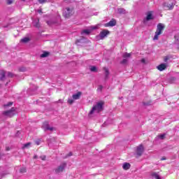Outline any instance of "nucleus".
I'll use <instances>...</instances> for the list:
<instances>
[{"instance_id":"36","label":"nucleus","mask_w":179,"mask_h":179,"mask_svg":"<svg viewBox=\"0 0 179 179\" xmlns=\"http://www.w3.org/2000/svg\"><path fill=\"white\" fill-rule=\"evenodd\" d=\"M8 5H10L12 3V0H7Z\"/></svg>"},{"instance_id":"45","label":"nucleus","mask_w":179,"mask_h":179,"mask_svg":"<svg viewBox=\"0 0 179 179\" xmlns=\"http://www.w3.org/2000/svg\"><path fill=\"white\" fill-rule=\"evenodd\" d=\"M10 149H9V148L8 147H7L6 148V150H9Z\"/></svg>"},{"instance_id":"10","label":"nucleus","mask_w":179,"mask_h":179,"mask_svg":"<svg viewBox=\"0 0 179 179\" xmlns=\"http://www.w3.org/2000/svg\"><path fill=\"white\" fill-rule=\"evenodd\" d=\"M108 34H110V31H108V30L103 29L102 31H101L99 34L101 40H103L105 37H107Z\"/></svg>"},{"instance_id":"35","label":"nucleus","mask_w":179,"mask_h":179,"mask_svg":"<svg viewBox=\"0 0 179 179\" xmlns=\"http://www.w3.org/2000/svg\"><path fill=\"white\" fill-rule=\"evenodd\" d=\"M40 158L41 160H45V155L41 156Z\"/></svg>"},{"instance_id":"1","label":"nucleus","mask_w":179,"mask_h":179,"mask_svg":"<svg viewBox=\"0 0 179 179\" xmlns=\"http://www.w3.org/2000/svg\"><path fill=\"white\" fill-rule=\"evenodd\" d=\"M164 27H166L164 24L159 23L157 24L155 35L154 36L153 40H159V36L162 34V31L164 30Z\"/></svg>"},{"instance_id":"6","label":"nucleus","mask_w":179,"mask_h":179,"mask_svg":"<svg viewBox=\"0 0 179 179\" xmlns=\"http://www.w3.org/2000/svg\"><path fill=\"white\" fill-rule=\"evenodd\" d=\"M15 108H11L10 110L3 111V114L6 115V117H13V115H15Z\"/></svg>"},{"instance_id":"19","label":"nucleus","mask_w":179,"mask_h":179,"mask_svg":"<svg viewBox=\"0 0 179 179\" xmlns=\"http://www.w3.org/2000/svg\"><path fill=\"white\" fill-rule=\"evenodd\" d=\"M117 13H120V15H124V13H126V10L124 8H118Z\"/></svg>"},{"instance_id":"14","label":"nucleus","mask_w":179,"mask_h":179,"mask_svg":"<svg viewBox=\"0 0 179 179\" xmlns=\"http://www.w3.org/2000/svg\"><path fill=\"white\" fill-rule=\"evenodd\" d=\"M104 71V75H105V80H107L108 79V76H110V71H108V69L103 67Z\"/></svg>"},{"instance_id":"27","label":"nucleus","mask_w":179,"mask_h":179,"mask_svg":"<svg viewBox=\"0 0 179 179\" xmlns=\"http://www.w3.org/2000/svg\"><path fill=\"white\" fill-rule=\"evenodd\" d=\"M30 145H31V143H27L24 144V146L22 147V149H26V148H29V146H30Z\"/></svg>"},{"instance_id":"3","label":"nucleus","mask_w":179,"mask_h":179,"mask_svg":"<svg viewBox=\"0 0 179 179\" xmlns=\"http://www.w3.org/2000/svg\"><path fill=\"white\" fill-rule=\"evenodd\" d=\"M13 76V74L9 71H5L3 70L0 71V80H3L4 79H6V78H12Z\"/></svg>"},{"instance_id":"18","label":"nucleus","mask_w":179,"mask_h":179,"mask_svg":"<svg viewBox=\"0 0 179 179\" xmlns=\"http://www.w3.org/2000/svg\"><path fill=\"white\" fill-rule=\"evenodd\" d=\"M122 168L124 170H129V169H131V164L129 163L125 162L123 164Z\"/></svg>"},{"instance_id":"20","label":"nucleus","mask_w":179,"mask_h":179,"mask_svg":"<svg viewBox=\"0 0 179 179\" xmlns=\"http://www.w3.org/2000/svg\"><path fill=\"white\" fill-rule=\"evenodd\" d=\"M152 178H155V179H162L160 178V176H159V174H157V173H155V172L152 173Z\"/></svg>"},{"instance_id":"2","label":"nucleus","mask_w":179,"mask_h":179,"mask_svg":"<svg viewBox=\"0 0 179 179\" xmlns=\"http://www.w3.org/2000/svg\"><path fill=\"white\" fill-rule=\"evenodd\" d=\"M103 106H104V102H98L96 105L94 106L92 110L90 112V114H93L94 111H96V113H100V111L103 110Z\"/></svg>"},{"instance_id":"40","label":"nucleus","mask_w":179,"mask_h":179,"mask_svg":"<svg viewBox=\"0 0 179 179\" xmlns=\"http://www.w3.org/2000/svg\"><path fill=\"white\" fill-rule=\"evenodd\" d=\"M63 102H64V101H62L61 99L58 101V103H63Z\"/></svg>"},{"instance_id":"23","label":"nucleus","mask_w":179,"mask_h":179,"mask_svg":"<svg viewBox=\"0 0 179 179\" xmlns=\"http://www.w3.org/2000/svg\"><path fill=\"white\" fill-rule=\"evenodd\" d=\"M46 57H48V52H44L43 54L41 55V58H46Z\"/></svg>"},{"instance_id":"48","label":"nucleus","mask_w":179,"mask_h":179,"mask_svg":"<svg viewBox=\"0 0 179 179\" xmlns=\"http://www.w3.org/2000/svg\"><path fill=\"white\" fill-rule=\"evenodd\" d=\"M3 176H5V174H4V173H3Z\"/></svg>"},{"instance_id":"34","label":"nucleus","mask_w":179,"mask_h":179,"mask_svg":"<svg viewBox=\"0 0 179 179\" xmlns=\"http://www.w3.org/2000/svg\"><path fill=\"white\" fill-rule=\"evenodd\" d=\"M68 103H69V104H73V99H69Z\"/></svg>"},{"instance_id":"11","label":"nucleus","mask_w":179,"mask_h":179,"mask_svg":"<svg viewBox=\"0 0 179 179\" xmlns=\"http://www.w3.org/2000/svg\"><path fill=\"white\" fill-rule=\"evenodd\" d=\"M143 153V145H140L137 147L136 155L137 156H142Z\"/></svg>"},{"instance_id":"28","label":"nucleus","mask_w":179,"mask_h":179,"mask_svg":"<svg viewBox=\"0 0 179 179\" xmlns=\"http://www.w3.org/2000/svg\"><path fill=\"white\" fill-rule=\"evenodd\" d=\"M128 63V59H124L123 60L121 61L120 64H127Z\"/></svg>"},{"instance_id":"29","label":"nucleus","mask_w":179,"mask_h":179,"mask_svg":"<svg viewBox=\"0 0 179 179\" xmlns=\"http://www.w3.org/2000/svg\"><path fill=\"white\" fill-rule=\"evenodd\" d=\"M25 71H26V68H24V67H20L19 69L20 72H24Z\"/></svg>"},{"instance_id":"12","label":"nucleus","mask_w":179,"mask_h":179,"mask_svg":"<svg viewBox=\"0 0 179 179\" xmlns=\"http://www.w3.org/2000/svg\"><path fill=\"white\" fill-rule=\"evenodd\" d=\"M116 24H117V22H115V20H112L109 22L105 24V27H113L115 26Z\"/></svg>"},{"instance_id":"9","label":"nucleus","mask_w":179,"mask_h":179,"mask_svg":"<svg viewBox=\"0 0 179 179\" xmlns=\"http://www.w3.org/2000/svg\"><path fill=\"white\" fill-rule=\"evenodd\" d=\"M43 129H44V131H55V128L52 127H50V124H48V122H45L43 123V126H42Z\"/></svg>"},{"instance_id":"49","label":"nucleus","mask_w":179,"mask_h":179,"mask_svg":"<svg viewBox=\"0 0 179 179\" xmlns=\"http://www.w3.org/2000/svg\"><path fill=\"white\" fill-rule=\"evenodd\" d=\"M22 1H25V0H22Z\"/></svg>"},{"instance_id":"8","label":"nucleus","mask_w":179,"mask_h":179,"mask_svg":"<svg viewBox=\"0 0 179 179\" xmlns=\"http://www.w3.org/2000/svg\"><path fill=\"white\" fill-rule=\"evenodd\" d=\"M146 17L143 20V23H146L147 22H149V20H153V12L152 11H148L146 13Z\"/></svg>"},{"instance_id":"22","label":"nucleus","mask_w":179,"mask_h":179,"mask_svg":"<svg viewBox=\"0 0 179 179\" xmlns=\"http://www.w3.org/2000/svg\"><path fill=\"white\" fill-rule=\"evenodd\" d=\"M29 41H30V38L27 37L21 39L22 43H29Z\"/></svg>"},{"instance_id":"31","label":"nucleus","mask_w":179,"mask_h":179,"mask_svg":"<svg viewBox=\"0 0 179 179\" xmlns=\"http://www.w3.org/2000/svg\"><path fill=\"white\" fill-rule=\"evenodd\" d=\"M97 90H98L99 92H101V90H103V85H99V87H98V89H97Z\"/></svg>"},{"instance_id":"44","label":"nucleus","mask_w":179,"mask_h":179,"mask_svg":"<svg viewBox=\"0 0 179 179\" xmlns=\"http://www.w3.org/2000/svg\"><path fill=\"white\" fill-rule=\"evenodd\" d=\"M161 160H166V158L162 157V158L161 159Z\"/></svg>"},{"instance_id":"42","label":"nucleus","mask_w":179,"mask_h":179,"mask_svg":"<svg viewBox=\"0 0 179 179\" xmlns=\"http://www.w3.org/2000/svg\"><path fill=\"white\" fill-rule=\"evenodd\" d=\"M38 13H42L41 10H38Z\"/></svg>"},{"instance_id":"13","label":"nucleus","mask_w":179,"mask_h":179,"mask_svg":"<svg viewBox=\"0 0 179 179\" xmlns=\"http://www.w3.org/2000/svg\"><path fill=\"white\" fill-rule=\"evenodd\" d=\"M164 8H167L169 10H171L174 8V3H164Z\"/></svg>"},{"instance_id":"21","label":"nucleus","mask_w":179,"mask_h":179,"mask_svg":"<svg viewBox=\"0 0 179 179\" xmlns=\"http://www.w3.org/2000/svg\"><path fill=\"white\" fill-rule=\"evenodd\" d=\"M90 71H91V72H96L97 71V68L94 66H91L90 67Z\"/></svg>"},{"instance_id":"38","label":"nucleus","mask_w":179,"mask_h":179,"mask_svg":"<svg viewBox=\"0 0 179 179\" xmlns=\"http://www.w3.org/2000/svg\"><path fill=\"white\" fill-rule=\"evenodd\" d=\"M40 142H41V141L38 140V141H36V145H40Z\"/></svg>"},{"instance_id":"33","label":"nucleus","mask_w":179,"mask_h":179,"mask_svg":"<svg viewBox=\"0 0 179 179\" xmlns=\"http://www.w3.org/2000/svg\"><path fill=\"white\" fill-rule=\"evenodd\" d=\"M175 40H177V41H179V34L175 35Z\"/></svg>"},{"instance_id":"15","label":"nucleus","mask_w":179,"mask_h":179,"mask_svg":"<svg viewBox=\"0 0 179 179\" xmlns=\"http://www.w3.org/2000/svg\"><path fill=\"white\" fill-rule=\"evenodd\" d=\"M166 68H167V65H166V64H161L159 66H157V69H158V71H164V69H166Z\"/></svg>"},{"instance_id":"47","label":"nucleus","mask_w":179,"mask_h":179,"mask_svg":"<svg viewBox=\"0 0 179 179\" xmlns=\"http://www.w3.org/2000/svg\"><path fill=\"white\" fill-rule=\"evenodd\" d=\"M1 154H0V159H1Z\"/></svg>"},{"instance_id":"4","label":"nucleus","mask_w":179,"mask_h":179,"mask_svg":"<svg viewBox=\"0 0 179 179\" xmlns=\"http://www.w3.org/2000/svg\"><path fill=\"white\" fill-rule=\"evenodd\" d=\"M97 29H100V24H96L94 26H92L88 29H84L81 32V34H87L88 35L90 33H92V30H97Z\"/></svg>"},{"instance_id":"24","label":"nucleus","mask_w":179,"mask_h":179,"mask_svg":"<svg viewBox=\"0 0 179 179\" xmlns=\"http://www.w3.org/2000/svg\"><path fill=\"white\" fill-rule=\"evenodd\" d=\"M159 139H164V138H166V134H160L157 136Z\"/></svg>"},{"instance_id":"7","label":"nucleus","mask_w":179,"mask_h":179,"mask_svg":"<svg viewBox=\"0 0 179 179\" xmlns=\"http://www.w3.org/2000/svg\"><path fill=\"white\" fill-rule=\"evenodd\" d=\"M65 167H66V163L64 162L60 164L57 169H55L56 174H59V173H62L64 170H65Z\"/></svg>"},{"instance_id":"32","label":"nucleus","mask_w":179,"mask_h":179,"mask_svg":"<svg viewBox=\"0 0 179 179\" xmlns=\"http://www.w3.org/2000/svg\"><path fill=\"white\" fill-rule=\"evenodd\" d=\"M39 3H45L48 0H38Z\"/></svg>"},{"instance_id":"41","label":"nucleus","mask_w":179,"mask_h":179,"mask_svg":"<svg viewBox=\"0 0 179 179\" xmlns=\"http://www.w3.org/2000/svg\"><path fill=\"white\" fill-rule=\"evenodd\" d=\"M145 59H141V62H143V63H145Z\"/></svg>"},{"instance_id":"37","label":"nucleus","mask_w":179,"mask_h":179,"mask_svg":"<svg viewBox=\"0 0 179 179\" xmlns=\"http://www.w3.org/2000/svg\"><path fill=\"white\" fill-rule=\"evenodd\" d=\"M143 104H144V106H150V103L143 102Z\"/></svg>"},{"instance_id":"16","label":"nucleus","mask_w":179,"mask_h":179,"mask_svg":"<svg viewBox=\"0 0 179 179\" xmlns=\"http://www.w3.org/2000/svg\"><path fill=\"white\" fill-rule=\"evenodd\" d=\"M80 96H82V92H78L75 94H73V100H79L80 99Z\"/></svg>"},{"instance_id":"5","label":"nucleus","mask_w":179,"mask_h":179,"mask_svg":"<svg viewBox=\"0 0 179 179\" xmlns=\"http://www.w3.org/2000/svg\"><path fill=\"white\" fill-rule=\"evenodd\" d=\"M73 14V10L72 8H66L63 11V16L64 17H71Z\"/></svg>"},{"instance_id":"30","label":"nucleus","mask_w":179,"mask_h":179,"mask_svg":"<svg viewBox=\"0 0 179 179\" xmlns=\"http://www.w3.org/2000/svg\"><path fill=\"white\" fill-rule=\"evenodd\" d=\"M13 104V102H8V104L4 105V107H10Z\"/></svg>"},{"instance_id":"26","label":"nucleus","mask_w":179,"mask_h":179,"mask_svg":"<svg viewBox=\"0 0 179 179\" xmlns=\"http://www.w3.org/2000/svg\"><path fill=\"white\" fill-rule=\"evenodd\" d=\"M129 57H131L130 53H124L123 55V58H129Z\"/></svg>"},{"instance_id":"17","label":"nucleus","mask_w":179,"mask_h":179,"mask_svg":"<svg viewBox=\"0 0 179 179\" xmlns=\"http://www.w3.org/2000/svg\"><path fill=\"white\" fill-rule=\"evenodd\" d=\"M34 27H37L38 29H39L40 27V20L38 18L36 19L34 22Z\"/></svg>"},{"instance_id":"46","label":"nucleus","mask_w":179,"mask_h":179,"mask_svg":"<svg viewBox=\"0 0 179 179\" xmlns=\"http://www.w3.org/2000/svg\"><path fill=\"white\" fill-rule=\"evenodd\" d=\"M47 23H48V24H50V21H48Z\"/></svg>"},{"instance_id":"39","label":"nucleus","mask_w":179,"mask_h":179,"mask_svg":"<svg viewBox=\"0 0 179 179\" xmlns=\"http://www.w3.org/2000/svg\"><path fill=\"white\" fill-rule=\"evenodd\" d=\"M71 156H72V152L69 153V155L66 157H69Z\"/></svg>"},{"instance_id":"43","label":"nucleus","mask_w":179,"mask_h":179,"mask_svg":"<svg viewBox=\"0 0 179 179\" xmlns=\"http://www.w3.org/2000/svg\"><path fill=\"white\" fill-rule=\"evenodd\" d=\"M34 159H37V155H34Z\"/></svg>"},{"instance_id":"25","label":"nucleus","mask_w":179,"mask_h":179,"mask_svg":"<svg viewBox=\"0 0 179 179\" xmlns=\"http://www.w3.org/2000/svg\"><path fill=\"white\" fill-rule=\"evenodd\" d=\"M20 173H26V168L25 167H22L20 169Z\"/></svg>"}]
</instances>
